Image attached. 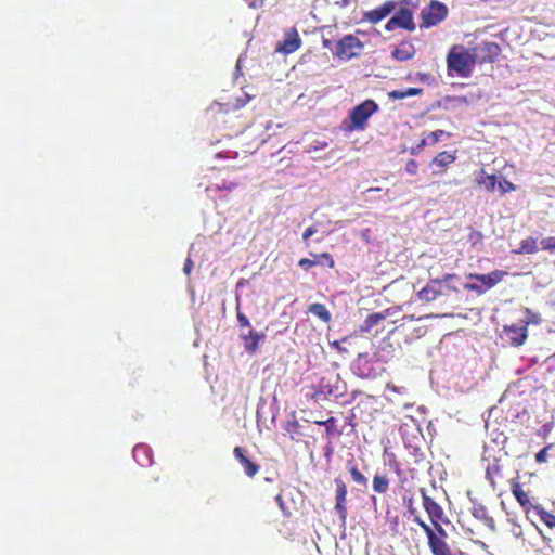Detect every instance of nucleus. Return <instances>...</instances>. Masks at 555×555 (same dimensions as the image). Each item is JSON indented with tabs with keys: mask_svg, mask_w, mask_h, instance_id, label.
I'll return each mask as SVG.
<instances>
[{
	"mask_svg": "<svg viewBox=\"0 0 555 555\" xmlns=\"http://www.w3.org/2000/svg\"><path fill=\"white\" fill-rule=\"evenodd\" d=\"M477 54L464 46L454 44L447 54V70L449 76L456 75L462 78H468L477 64Z\"/></svg>",
	"mask_w": 555,
	"mask_h": 555,
	"instance_id": "obj_1",
	"label": "nucleus"
},
{
	"mask_svg": "<svg viewBox=\"0 0 555 555\" xmlns=\"http://www.w3.org/2000/svg\"><path fill=\"white\" fill-rule=\"evenodd\" d=\"M378 111V105L375 101L369 99L354 106L341 124V128L346 132L363 131L371 116Z\"/></svg>",
	"mask_w": 555,
	"mask_h": 555,
	"instance_id": "obj_2",
	"label": "nucleus"
},
{
	"mask_svg": "<svg viewBox=\"0 0 555 555\" xmlns=\"http://www.w3.org/2000/svg\"><path fill=\"white\" fill-rule=\"evenodd\" d=\"M354 373L361 378L375 379L385 371L383 363H376L374 354L359 353L353 362Z\"/></svg>",
	"mask_w": 555,
	"mask_h": 555,
	"instance_id": "obj_3",
	"label": "nucleus"
},
{
	"mask_svg": "<svg viewBox=\"0 0 555 555\" xmlns=\"http://www.w3.org/2000/svg\"><path fill=\"white\" fill-rule=\"evenodd\" d=\"M506 275H507V272L503 271V270H494L487 274L470 273V274H468V279L474 280L476 282L467 283L465 285V288L480 295V294H483L485 292H487L488 289L494 287Z\"/></svg>",
	"mask_w": 555,
	"mask_h": 555,
	"instance_id": "obj_4",
	"label": "nucleus"
},
{
	"mask_svg": "<svg viewBox=\"0 0 555 555\" xmlns=\"http://www.w3.org/2000/svg\"><path fill=\"white\" fill-rule=\"evenodd\" d=\"M364 48L363 42L354 35H345L336 43L335 55L340 60L358 57Z\"/></svg>",
	"mask_w": 555,
	"mask_h": 555,
	"instance_id": "obj_5",
	"label": "nucleus"
},
{
	"mask_svg": "<svg viewBox=\"0 0 555 555\" xmlns=\"http://www.w3.org/2000/svg\"><path fill=\"white\" fill-rule=\"evenodd\" d=\"M448 15V8L438 0H431L422 12V26L433 27L441 23Z\"/></svg>",
	"mask_w": 555,
	"mask_h": 555,
	"instance_id": "obj_6",
	"label": "nucleus"
},
{
	"mask_svg": "<svg viewBox=\"0 0 555 555\" xmlns=\"http://www.w3.org/2000/svg\"><path fill=\"white\" fill-rule=\"evenodd\" d=\"M402 28L408 31H414L416 26L413 18V12L408 8H400L397 13L386 23L385 30L393 31Z\"/></svg>",
	"mask_w": 555,
	"mask_h": 555,
	"instance_id": "obj_7",
	"label": "nucleus"
},
{
	"mask_svg": "<svg viewBox=\"0 0 555 555\" xmlns=\"http://www.w3.org/2000/svg\"><path fill=\"white\" fill-rule=\"evenodd\" d=\"M414 521L423 529L428 540V546L433 555H454L446 541L438 540L434 535V530L418 516L414 518Z\"/></svg>",
	"mask_w": 555,
	"mask_h": 555,
	"instance_id": "obj_8",
	"label": "nucleus"
},
{
	"mask_svg": "<svg viewBox=\"0 0 555 555\" xmlns=\"http://www.w3.org/2000/svg\"><path fill=\"white\" fill-rule=\"evenodd\" d=\"M470 50L477 54V64L493 63L501 53L500 46L493 41H483Z\"/></svg>",
	"mask_w": 555,
	"mask_h": 555,
	"instance_id": "obj_9",
	"label": "nucleus"
},
{
	"mask_svg": "<svg viewBox=\"0 0 555 555\" xmlns=\"http://www.w3.org/2000/svg\"><path fill=\"white\" fill-rule=\"evenodd\" d=\"M422 494V505L425 512L427 513L430 522L435 521H443L448 522V519L444 517V512L442 507L427 494L425 489H421Z\"/></svg>",
	"mask_w": 555,
	"mask_h": 555,
	"instance_id": "obj_10",
	"label": "nucleus"
},
{
	"mask_svg": "<svg viewBox=\"0 0 555 555\" xmlns=\"http://www.w3.org/2000/svg\"><path fill=\"white\" fill-rule=\"evenodd\" d=\"M334 482L336 487L335 511L338 514L341 521L345 522L347 518V485L340 477L335 478Z\"/></svg>",
	"mask_w": 555,
	"mask_h": 555,
	"instance_id": "obj_11",
	"label": "nucleus"
},
{
	"mask_svg": "<svg viewBox=\"0 0 555 555\" xmlns=\"http://www.w3.org/2000/svg\"><path fill=\"white\" fill-rule=\"evenodd\" d=\"M397 2L393 0H389L384 2L380 7H377L373 10L366 11L363 14V20L371 23L377 24L387 17L390 13L396 10Z\"/></svg>",
	"mask_w": 555,
	"mask_h": 555,
	"instance_id": "obj_12",
	"label": "nucleus"
},
{
	"mask_svg": "<svg viewBox=\"0 0 555 555\" xmlns=\"http://www.w3.org/2000/svg\"><path fill=\"white\" fill-rule=\"evenodd\" d=\"M300 46L301 39L298 31L296 28H292L285 34L283 41L276 44L275 52L287 55L297 51Z\"/></svg>",
	"mask_w": 555,
	"mask_h": 555,
	"instance_id": "obj_13",
	"label": "nucleus"
},
{
	"mask_svg": "<svg viewBox=\"0 0 555 555\" xmlns=\"http://www.w3.org/2000/svg\"><path fill=\"white\" fill-rule=\"evenodd\" d=\"M234 457L238 461V463L243 466L244 473L249 478L256 476L260 470V465L256 462L251 461L246 455V450L242 447H235L233 450Z\"/></svg>",
	"mask_w": 555,
	"mask_h": 555,
	"instance_id": "obj_14",
	"label": "nucleus"
},
{
	"mask_svg": "<svg viewBox=\"0 0 555 555\" xmlns=\"http://www.w3.org/2000/svg\"><path fill=\"white\" fill-rule=\"evenodd\" d=\"M442 295L440 281L433 279L417 293L418 299L424 302H431Z\"/></svg>",
	"mask_w": 555,
	"mask_h": 555,
	"instance_id": "obj_15",
	"label": "nucleus"
},
{
	"mask_svg": "<svg viewBox=\"0 0 555 555\" xmlns=\"http://www.w3.org/2000/svg\"><path fill=\"white\" fill-rule=\"evenodd\" d=\"M511 491L516 501L519 503V505L522 507V509L528 513L530 511H533V505L530 501V498L526 491H524L522 486L520 482L516 479L511 480Z\"/></svg>",
	"mask_w": 555,
	"mask_h": 555,
	"instance_id": "obj_16",
	"label": "nucleus"
},
{
	"mask_svg": "<svg viewBox=\"0 0 555 555\" xmlns=\"http://www.w3.org/2000/svg\"><path fill=\"white\" fill-rule=\"evenodd\" d=\"M240 337L243 340L245 350L250 353H255L259 348V343L266 338L264 334L258 333L253 328H249L246 334L242 333Z\"/></svg>",
	"mask_w": 555,
	"mask_h": 555,
	"instance_id": "obj_17",
	"label": "nucleus"
},
{
	"mask_svg": "<svg viewBox=\"0 0 555 555\" xmlns=\"http://www.w3.org/2000/svg\"><path fill=\"white\" fill-rule=\"evenodd\" d=\"M395 348L391 341L382 340L375 352L373 353L376 358V363H387L393 358Z\"/></svg>",
	"mask_w": 555,
	"mask_h": 555,
	"instance_id": "obj_18",
	"label": "nucleus"
},
{
	"mask_svg": "<svg viewBox=\"0 0 555 555\" xmlns=\"http://www.w3.org/2000/svg\"><path fill=\"white\" fill-rule=\"evenodd\" d=\"M505 333L514 346H521L527 339V327L525 325H511L505 327Z\"/></svg>",
	"mask_w": 555,
	"mask_h": 555,
	"instance_id": "obj_19",
	"label": "nucleus"
},
{
	"mask_svg": "<svg viewBox=\"0 0 555 555\" xmlns=\"http://www.w3.org/2000/svg\"><path fill=\"white\" fill-rule=\"evenodd\" d=\"M391 55L400 62L409 61L415 55V48L412 43L404 41L392 50Z\"/></svg>",
	"mask_w": 555,
	"mask_h": 555,
	"instance_id": "obj_20",
	"label": "nucleus"
},
{
	"mask_svg": "<svg viewBox=\"0 0 555 555\" xmlns=\"http://www.w3.org/2000/svg\"><path fill=\"white\" fill-rule=\"evenodd\" d=\"M456 159V151L448 152L443 151L436 155L433 159L431 165L440 168V171H443L446 167L453 164Z\"/></svg>",
	"mask_w": 555,
	"mask_h": 555,
	"instance_id": "obj_21",
	"label": "nucleus"
},
{
	"mask_svg": "<svg viewBox=\"0 0 555 555\" xmlns=\"http://www.w3.org/2000/svg\"><path fill=\"white\" fill-rule=\"evenodd\" d=\"M476 182L478 185H483L489 193L494 192L498 184L496 176L488 175L483 169L478 172Z\"/></svg>",
	"mask_w": 555,
	"mask_h": 555,
	"instance_id": "obj_22",
	"label": "nucleus"
},
{
	"mask_svg": "<svg viewBox=\"0 0 555 555\" xmlns=\"http://www.w3.org/2000/svg\"><path fill=\"white\" fill-rule=\"evenodd\" d=\"M385 319H386V315L380 312H374V313L369 314L365 318V320L363 321V323L360 325V332H362V333L370 332L373 327L378 325Z\"/></svg>",
	"mask_w": 555,
	"mask_h": 555,
	"instance_id": "obj_23",
	"label": "nucleus"
},
{
	"mask_svg": "<svg viewBox=\"0 0 555 555\" xmlns=\"http://www.w3.org/2000/svg\"><path fill=\"white\" fill-rule=\"evenodd\" d=\"M347 468L353 482L364 488L367 486V478L360 472L353 460L347 461Z\"/></svg>",
	"mask_w": 555,
	"mask_h": 555,
	"instance_id": "obj_24",
	"label": "nucleus"
},
{
	"mask_svg": "<svg viewBox=\"0 0 555 555\" xmlns=\"http://www.w3.org/2000/svg\"><path fill=\"white\" fill-rule=\"evenodd\" d=\"M308 312L317 315L321 321L328 323L332 320L331 312L324 304L314 302L309 305Z\"/></svg>",
	"mask_w": 555,
	"mask_h": 555,
	"instance_id": "obj_25",
	"label": "nucleus"
},
{
	"mask_svg": "<svg viewBox=\"0 0 555 555\" xmlns=\"http://www.w3.org/2000/svg\"><path fill=\"white\" fill-rule=\"evenodd\" d=\"M237 181L235 180H227L224 178L222 179H216L215 182H211L209 186H207V191H232L237 186Z\"/></svg>",
	"mask_w": 555,
	"mask_h": 555,
	"instance_id": "obj_26",
	"label": "nucleus"
},
{
	"mask_svg": "<svg viewBox=\"0 0 555 555\" xmlns=\"http://www.w3.org/2000/svg\"><path fill=\"white\" fill-rule=\"evenodd\" d=\"M390 480L386 475H375L372 481V488L374 492L384 494L389 489Z\"/></svg>",
	"mask_w": 555,
	"mask_h": 555,
	"instance_id": "obj_27",
	"label": "nucleus"
},
{
	"mask_svg": "<svg viewBox=\"0 0 555 555\" xmlns=\"http://www.w3.org/2000/svg\"><path fill=\"white\" fill-rule=\"evenodd\" d=\"M533 512L539 516L540 520L550 529L555 528V515L545 511L541 505H535Z\"/></svg>",
	"mask_w": 555,
	"mask_h": 555,
	"instance_id": "obj_28",
	"label": "nucleus"
},
{
	"mask_svg": "<svg viewBox=\"0 0 555 555\" xmlns=\"http://www.w3.org/2000/svg\"><path fill=\"white\" fill-rule=\"evenodd\" d=\"M473 516L477 519L482 520L487 526L494 527V520L488 515L487 508L479 504L473 508Z\"/></svg>",
	"mask_w": 555,
	"mask_h": 555,
	"instance_id": "obj_29",
	"label": "nucleus"
},
{
	"mask_svg": "<svg viewBox=\"0 0 555 555\" xmlns=\"http://www.w3.org/2000/svg\"><path fill=\"white\" fill-rule=\"evenodd\" d=\"M538 251L537 240L527 237L520 242V249L518 253L534 254Z\"/></svg>",
	"mask_w": 555,
	"mask_h": 555,
	"instance_id": "obj_30",
	"label": "nucleus"
},
{
	"mask_svg": "<svg viewBox=\"0 0 555 555\" xmlns=\"http://www.w3.org/2000/svg\"><path fill=\"white\" fill-rule=\"evenodd\" d=\"M336 418L331 416L328 417L327 420H325V435H326V438H331L333 436H340L341 435V430L337 429V426H336Z\"/></svg>",
	"mask_w": 555,
	"mask_h": 555,
	"instance_id": "obj_31",
	"label": "nucleus"
},
{
	"mask_svg": "<svg viewBox=\"0 0 555 555\" xmlns=\"http://www.w3.org/2000/svg\"><path fill=\"white\" fill-rule=\"evenodd\" d=\"M488 480L492 486L495 483V478L501 476V466L498 463L489 465L486 470Z\"/></svg>",
	"mask_w": 555,
	"mask_h": 555,
	"instance_id": "obj_32",
	"label": "nucleus"
},
{
	"mask_svg": "<svg viewBox=\"0 0 555 555\" xmlns=\"http://www.w3.org/2000/svg\"><path fill=\"white\" fill-rule=\"evenodd\" d=\"M500 195L503 196L506 193L515 191L517 188L514 183L507 180H503L502 182H498Z\"/></svg>",
	"mask_w": 555,
	"mask_h": 555,
	"instance_id": "obj_33",
	"label": "nucleus"
},
{
	"mask_svg": "<svg viewBox=\"0 0 555 555\" xmlns=\"http://www.w3.org/2000/svg\"><path fill=\"white\" fill-rule=\"evenodd\" d=\"M314 258L317 259L318 263H320L322 260L325 261L328 268H334L335 261L331 254L328 253H321V254H314Z\"/></svg>",
	"mask_w": 555,
	"mask_h": 555,
	"instance_id": "obj_34",
	"label": "nucleus"
},
{
	"mask_svg": "<svg viewBox=\"0 0 555 555\" xmlns=\"http://www.w3.org/2000/svg\"><path fill=\"white\" fill-rule=\"evenodd\" d=\"M540 244H541V248L543 250H546L550 253H555V237L554 236H548V237L542 238Z\"/></svg>",
	"mask_w": 555,
	"mask_h": 555,
	"instance_id": "obj_35",
	"label": "nucleus"
},
{
	"mask_svg": "<svg viewBox=\"0 0 555 555\" xmlns=\"http://www.w3.org/2000/svg\"><path fill=\"white\" fill-rule=\"evenodd\" d=\"M441 521H435L433 522V530H434V535L438 539V540H442V541H446V538H447V532L446 530L442 528Z\"/></svg>",
	"mask_w": 555,
	"mask_h": 555,
	"instance_id": "obj_36",
	"label": "nucleus"
},
{
	"mask_svg": "<svg viewBox=\"0 0 555 555\" xmlns=\"http://www.w3.org/2000/svg\"><path fill=\"white\" fill-rule=\"evenodd\" d=\"M388 524L392 535H399L401 533L400 520L398 516L388 518Z\"/></svg>",
	"mask_w": 555,
	"mask_h": 555,
	"instance_id": "obj_37",
	"label": "nucleus"
},
{
	"mask_svg": "<svg viewBox=\"0 0 555 555\" xmlns=\"http://www.w3.org/2000/svg\"><path fill=\"white\" fill-rule=\"evenodd\" d=\"M552 448V444H547L546 447H544L543 449H541L537 454H535V461L537 463L539 464H544L547 462L548 460V450Z\"/></svg>",
	"mask_w": 555,
	"mask_h": 555,
	"instance_id": "obj_38",
	"label": "nucleus"
},
{
	"mask_svg": "<svg viewBox=\"0 0 555 555\" xmlns=\"http://www.w3.org/2000/svg\"><path fill=\"white\" fill-rule=\"evenodd\" d=\"M236 311H237L236 318H237L238 327L240 328H243V327L250 328L249 320L243 312H241L240 307L236 308Z\"/></svg>",
	"mask_w": 555,
	"mask_h": 555,
	"instance_id": "obj_39",
	"label": "nucleus"
},
{
	"mask_svg": "<svg viewBox=\"0 0 555 555\" xmlns=\"http://www.w3.org/2000/svg\"><path fill=\"white\" fill-rule=\"evenodd\" d=\"M444 133L446 132L443 130H435V131L428 133V135L426 138L428 141V144H431V145L436 144L441 139V137L444 135Z\"/></svg>",
	"mask_w": 555,
	"mask_h": 555,
	"instance_id": "obj_40",
	"label": "nucleus"
},
{
	"mask_svg": "<svg viewBox=\"0 0 555 555\" xmlns=\"http://www.w3.org/2000/svg\"><path fill=\"white\" fill-rule=\"evenodd\" d=\"M318 264V261L317 259L314 260H311L309 258H301L299 261H298V266L305 270V271H309L313 266Z\"/></svg>",
	"mask_w": 555,
	"mask_h": 555,
	"instance_id": "obj_41",
	"label": "nucleus"
},
{
	"mask_svg": "<svg viewBox=\"0 0 555 555\" xmlns=\"http://www.w3.org/2000/svg\"><path fill=\"white\" fill-rule=\"evenodd\" d=\"M418 170V164L415 159H409L405 165V171L410 175H416Z\"/></svg>",
	"mask_w": 555,
	"mask_h": 555,
	"instance_id": "obj_42",
	"label": "nucleus"
},
{
	"mask_svg": "<svg viewBox=\"0 0 555 555\" xmlns=\"http://www.w3.org/2000/svg\"><path fill=\"white\" fill-rule=\"evenodd\" d=\"M388 98L390 100L395 101V100H403L408 96L405 94V90H392L388 93Z\"/></svg>",
	"mask_w": 555,
	"mask_h": 555,
	"instance_id": "obj_43",
	"label": "nucleus"
},
{
	"mask_svg": "<svg viewBox=\"0 0 555 555\" xmlns=\"http://www.w3.org/2000/svg\"><path fill=\"white\" fill-rule=\"evenodd\" d=\"M426 145H428L427 139L423 138L416 146L411 149V154L416 155L418 154Z\"/></svg>",
	"mask_w": 555,
	"mask_h": 555,
	"instance_id": "obj_44",
	"label": "nucleus"
},
{
	"mask_svg": "<svg viewBox=\"0 0 555 555\" xmlns=\"http://www.w3.org/2000/svg\"><path fill=\"white\" fill-rule=\"evenodd\" d=\"M423 93V89L422 88H408L405 89V94L406 96H415V95H421Z\"/></svg>",
	"mask_w": 555,
	"mask_h": 555,
	"instance_id": "obj_45",
	"label": "nucleus"
},
{
	"mask_svg": "<svg viewBox=\"0 0 555 555\" xmlns=\"http://www.w3.org/2000/svg\"><path fill=\"white\" fill-rule=\"evenodd\" d=\"M317 228L311 225L306 229V231L302 233V238L307 241L310 236H312L314 233H317Z\"/></svg>",
	"mask_w": 555,
	"mask_h": 555,
	"instance_id": "obj_46",
	"label": "nucleus"
},
{
	"mask_svg": "<svg viewBox=\"0 0 555 555\" xmlns=\"http://www.w3.org/2000/svg\"><path fill=\"white\" fill-rule=\"evenodd\" d=\"M192 269H193V262H192V260H191L190 258H188V259L185 260L183 271H184L186 274H190V273H191V271H192Z\"/></svg>",
	"mask_w": 555,
	"mask_h": 555,
	"instance_id": "obj_47",
	"label": "nucleus"
},
{
	"mask_svg": "<svg viewBox=\"0 0 555 555\" xmlns=\"http://www.w3.org/2000/svg\"><path fill=\"white\" fill-rule=\"evenodd\" d=\"M453 279H457V275L456 274H444L441 279H437V280L440 281V285H441L442 283L451 281Z\"/></svg>",
	"mask_w": 555,
	"mask_h": 555,
	"instance_id": "obj_48",
	"label": "nucleus"
},
{
	"mask_svg": "<svg viewBox=\"0 0 555 555\" xmlns=\"http://www.w3.org/2000/svg\"><path fill=\"white\" fill-rule=\"evenodd\" d=\"M141 451H142V452H144V451H145V447H144V446H137V447L133 449V454H134V456H137V454H138L139 452H141Z\"/></svg>",
	"mask_w": 555,
	"mask_h": 555,
	"instance_id": "obj_49",
	"label": "nucleus"
},
{
	"mask_svg": "<svg viewBox=\"0 0 555 555\" xmlns=\"http://www.w3.org/2000/svg\"><path fill=\"white\" fill-rule=\"evenodd\" d=\"M332 346H333V347H335V348H336L338 351H340V352H341V351H345V348H343V347L340 346L339 341H334V343L332 344Z\"/></svg>",
	"mask_w": 555,
	"mask_h": 555,
	"instance_id": "obj_50",
	"label": "nucleus"
},
{
	"mask_svg": "<svg viewBox=\"0 0 555 555\" xmlns=\"http://www.w3.org/2000/svg\"><path fill=\"white\" fill-rule=\"evenodd\" d=\"M379 191H380V188H369V189L366 190V192H369V193H370V192H379Z\"/></svg>",
	"mask_w": 555,
	"mask_h": 555,
	"instance_id": "obj_51",
	"label": "nucleus"
},
{
	"mask_svg": "<svg viewBox=\"0 0 555 555\" xmlns=\"http://www.w3.org/2000/svg\"><path fill=\"white\" fill-rule=\"evenodd\" d=\"M317 425H320V426H324L325 427V421H315L314 422Z\"/></svg>",
	"mask_w": 555,
	"mask_h": 555,
	"instance_id": "obj_52",
	"label": "nucleus"
},
{
	"mask_svg": "<svg viewBox=\"0 0 555 555\" xmlns=\"http://www.w3.org/2000/svg\"><path fill=\"white\" fill-rule=\"evenodd\" d=\"M276 500L280 502V505L282 506V499H281V495H278Z\"/></svg>",
	"mask_w": 555,
	"mask_h": 555,
	"instance_id": "obj_53",
	"label": "nucleus"
},
{
	"mask_svg": "<svg viewBox=\"0 0 555 555\" xmlns=\"http://www.w3.org/2000/svg\"><path fill=\"white\" fill-rule=\"evenodd\" d=\"M409 509H410L411 513L414 512V509L412 508V505L409 506Z\"/></svg>",
	"mask_w": 555,
	"mask_h": 555,
	"instance_id": "obj_54",
	"label": "nucleus"
}]
</instances>
